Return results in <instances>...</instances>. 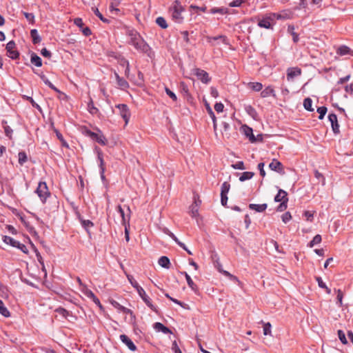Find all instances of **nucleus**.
<instances>
[{
  "mask_svg": "<svg viewBox=\"0 0 353 353\" xmlns=\"http://www.w3.org/2000/svg\"><path fill=\"white\" fill-rule=\"evenodd\" d=\"M129 36L130 37L129 42L130 45L133 46L138 51L145 53L151 57L152 53L151 48L137 32L130 31Z\"/></svg>",
  "mask_w": 353,
  "mask_h": 353,
  "instance_id": "obj_1",
  "label": "nucleus"
},
{
  "mask_svg": "<svg viewBox=\"0 0 353 353\" xmlns=\"http://www.w3.org/2000/svg\"><path fill=\"white\" fill-rule=\"evenodd\" d=\"M184 12V8L181 2L175 0L171 7L170 8V12L172 19L178 23H181L183 21V17L182 12Z\"/></svg>",
  "mask_w": 353,
  "mask_h": 353,
  "instance_id": "obj_2",
  "label": "nucleus"
},
{
  "mask_svg": "<svg viewBox=\"0 0 353 353\" xmlns=\"http://www.w3.org/2000/svg\"><path fill=\"white\" fill-rule=\"evenodd\" d=\"M281 16L275 13H270L259 20L258 26L265 29H272L276 23V19H280Z\"/></svg>",
  "mask_w": 353,
  "mask_h": 353,
  "instance_id": "obj_3",
  "label": "nucleus"
},
{
  "mask_svg": "<svg viewBox=\"0 0 353 353\" xmlns=\"http://www.w3.org/2000/svg\"><path fill=\"white\" fill-rule=\"evenodd\" d=\"M35 193L38 195L43 204L46 203L48 198L51 195L45 181H40L39 183L38 186L35 190Z\"/></svg>",
  "mask_w": 353,
  "mask_h": 353,
  "instance_id": "obj_4",
  "label": "nucleus"
},
{
  "mask_svg": "<svg viewBox=\"0 0 353 353\" xmlns=\"http://www.w3.org/2000/svg\"><path fill=\"white\" fill-rule=\"evenodd\" d=\"M137 292L143 302L145 303V305L153 312L157 313V307L152 304L150 298L147 295L144 289L142 287H140L139 288H138Z\"/></svg>",
  "mask_w": 353,
  "mask_h": 353,
  "instance_id": "obj_5",
  "label": "nucleus"
},
{
  "mask_svg": "<svg viewBox=\"0 0 353 353\" xmlns=\"http://www.w3.org/2000/svg\"><path fill=\"white\" fill-rule=\"evenodd\" d=\"M15 47V42L14 41H10L6 44V48L8 56L13 60L17 59L19 57V52L17 50H14Z\"/></svg>",
  "mask_w": 353,
  "mask_h": 353,
  "instance_id": "obj_6",
  "label": "nucleus"
},
{
  "mask_svg": "<svg viewBox=\"0 0 353 353\" xmlns=\"http://www.w3.org/2000/svg\"><path fill=\"white\" fill-rule=\"evenodd\" d=\"M116 108L119 109L120 115L124 119L125 124H127L130 117V112L128 105L121 103L117 105Z\"/></svg>",
  "mask_w": 353,
  "mask_h": 353,
  "instance_id": "obj_7",
  "label": "nucleus"
},
{
  "mask_svg": "<svg viewBox=\"0 0 353 353\" xmlns=\"http://www.w3.org/2000/svg\"><path fill=\"white\" fill-rule=\"evenodd\" d=\"M194 74L196 76L198 79H199L203 83H208L211 81V78L209 77L208 73L200 68L194 69Z\"/></svg>",
  "mask_w": 353,
  "mask_h": 353,
  "instance_id": "obj_8",
  "label": "nucleus"
},
{
  "mask_svg": "<svg viewBox=\"0 0 353 353\" xmlns=\"http://www.w3.org/2000/svg\"><path fill=\"white\" fill-rule=\"evenodd\" d=\"M328 119L331 123V126L333 132L335 134H339V124L338 123L337 116L335 114L331 113L328 115Z\"/></svg>",
  "mask_w": 353,
  "mask_h": 353,
  "instance_id": "obj_9",
  "label": "nucleus"
},
{
  "mask_svg": "<svg viewBox=\"0 0 353 353\" xmlns=\"http://www.w3.org/2000/svg\"><path fill=\"white\" fill-rule=\"evenodd\" d=\"M269 168L279 174H284V169L283 164L278 160L274 159L269 164Z\"/></svg>",
  "mask_w": 353,
  "mask_h": 353,
  "instance_id": "obj_10",
  "label": "nucleus"
},
{
  "mask_svg": "<svg viewBox=\"0 0 353 353\" xmlns=\"http://www.w3.org/2000/svg\"><path fill=\"white\" fill-rule=\"evenodd\" d=\"M94 150L97 154V160L99 161L100 172H105V162L103 160V154L101 150L97 146L95 147Z\"/></svg>",
  "mask_w": 353,
  "mask_h": 353,
  "instance_id": "obj_11",
  "label": "nucleus"
},
{
  "mask_svg": "<svg viewBox=\"0 0 353 353\" xmlns=\"http://www.w3.org/2000/svg\"><path fill=\"white\" fill-rule=\"evenodd\" d=\"M120 340L131 351H135L137 346L133 341L125 334H121L119 336Z\"/></svg>",
  "mask_w": 353,
  "mask_h": 353,
  "instance_id": "obj_12",
  "label": "nucleus"
},
{
  "mask_svg": "<svg viewBox=\"0 0 353 353\" xmlns=\"http://www.w3.org/2000/svg\"><path fill=\"white\" fill-rule=\"evenodd\" d=\"M242 130L244 133V134L249 139V141L251 143H255L257 141V139H256L255 136L253 134V130L252 128H250L249 126L244 125L242 126Z\"/></svg>",
  "mask_w": 353,
  "mask_h": 353,
  "instance_id": "obj_13",
  "label": "nucleus"
},
{
  "mask_svg": "<svg viewBox=\"0 0 353 353\" xmlns=\"http://www.w3.org/2000/svg\"><path fill=\"white\" fill-rule=\"evenodd\" d=\"M110 1L109 10L110 13L118 15L121 12V10L117 7L119 6L121 0H110Z\"/></svg>",
  "mask_w": 353,
  "mask_h": 353,
  "instance_id": "obj_14",
  "label": "nucleus"
},
{
  "mask_svg": "<svg viewBox=\"0 0 353 353\" xmlns=\"http://www.w3.org/2000/svg\"><path fill=\"white\" fill-rule=\"evenodd\" d=\"M114 76L117 80V85L121 89L125 90L129 88L130 85L128 82L123 77H121L117 72H114Z\"/></svg>",
  "mask_w": 353,
  "mask_h": 353,
  "instance_id": "obj_15",
  "label": "nucleus"
},
{
  "mask_svg": "<svg viewBox=\"0 0 353 353\" xmlns=\"http://www.w3.org/2000/svg\"><path fill=\"white\" fill-rule=\"evenodd\" d=\"M181 274H183L185 276L187 283H188V286L191 288V290L192 291H194L195 293H197L199 292V288L194 283V281L191 279L190 276L186 272H181Z\"/></svg>",
  "mask_w": 353,
  "mask_h": 353,
  "instance_id": "obj_16",
  "label": "nucleus"
},
{
  "mask_svg": "<svg viewBox=\"0 0 353 353\" xmlns=\"http://www.w3.org/2000/svg\"><path fill=\"white\" fill-rule=\"evenodd\" d=\"M206 40L208 43H211L212 46H214V44L212 43L213 41H218V40H221L224 44H226V45L228 44V40L227 39V37L225 35H219L216 37L207 36Z\"/></svg>",
  "mask_w": 353,
  "mask_h": 353,
  "instance_id": "obj_17",
  "label": "nucleus"
},
{
  "mask_svg": "<svg viewBox=\"0 0 353 353\" xmlns=\"http://www.w3.org/2000/svg\"><path fill=\"white\" fill-rule=\"evenodd\" d=\"M301 74V70L299 68H291L288 70L287 79L290 80L295 77L299 76Z\"/></svg>",
  "mask_w": 353,
  "mask_h": 353,
  "instance_id": "obj_18",
  "label": "nucleus"
},
{
  "mask_svg": "<svg viewBox=\"0 0 353 353\" xmlns=\"http://www.w3.org/2000/svg\"><path fill=\"white\" fill-rule=\"evenodd\" d=\"M261 96L263 98L268 97L270 96H272L276 97V94L272 86H268L264 90H263L261 92Z\"/></svg>",
  "mask_w": 353,
  "mask_h": 353,
  "instance_id": "obj_19",
  "label": "nucleus"
},
{
  "mask_svg": "<svg viewBox=\"0 0 353 353\" xmlns=\"http://www.w3.org/2000/svg\"><path fill=\"white\" fill-rule=\"evenodd\" d=\"M336 53L341 56L347 55V54H353V51L346 46H341L338 48L336 50Z\"/></svg>",
  "mask_w": 353,
  "mask_h": 353,
  "instance_id": "obj_20",
  "label": "nucleus"
},
{
  "mask_svg": "<svg viewBox=\"0 0 353 353\" xmlns=\"http://www.w3.org/2000/svg\"><path fill=\"white\" fill-rule=\"evenodd\" d=\"M153 327L157 331V332H161L163 334H168L171 333L170 330L165 327L163 324L159 322H157L154 324Z\"/></svg>",
  "mask_w": 353,
  "mask_h": 353,
  "instance_id": "obj_21",
  "label": "nucleus"
},
{
  "mask_svg": "<svg viewBox=\"0 0 353 353\" xmlns=\"http://www.w3.org/2000/svg\"><path fill=\"white\" fill-rule=\"evenodd\" d=\"M268 205L266 203L263 204H254V203H250L249 205V208L252 210H255L258 212H262L265 211L267 208Z\"/></svg>",
  "mask_w": 353,
  "mask_h": 353,
  "instance_id": "obj_22",
  "label": "nucleus"
},
{
  "mask_svg": "<svg viewBox=\"0 0 353 353\" xmlns=\"http://www.w3.org/2000/svg\"><path fill=\"white\" fill-rule=\"evenodd\" d=\"M99 131L100 132V134L95 133V136L92 137L91 139L92 140L97 141L99 144H101L102 145H106V143H107L106 139L104 137V135L101 133V131L100 130H99Z\"/></svg>",
  "mask_w": 353,
  "mask_h": 353,
  "instance_id": "obj_23",
  "label": "nucleus"
},
{
  "mask_svg": "<svg viewBox=\"0 0 353 353\" xmlns=\"http://www.w3.org/2000/svg\"><path fill=\"white\" fill-rule=\"evenodd\" d=\"M30 61L37 67H41L42 65V60L36 53L32 52L30 56Z\"/></svg>",
  "mask_w": 353,
  "mask_h": 353,
  "instance_id": "obj_24",
  "label": "nucleus"
},
{
  "mask_svg": "<svg viewBox=\"0 0 353 353\" xmlns=\"http://www.w3.org/2000/svg\"><path fill=\"white\" fill-rule=\"evenodd\" d=\"M285 199H288V193L285 190L279 189L277 194L274 197V201L280 202L285 200Z\"/></svg>",
  "mask_w": 353,
  "mask_h": 353,
  "instance_id": "obj_25",
  "label": "nucleus"
},
{
  "mask_svg": "<svg viewBox=\"0 0 353 353\" xmlns=\"http://www.w3.org/2000/svg\"><path fill=\"white\" fill-rule=\"evenodd\" d=\"M30 36L32 37V43L34 44H37L41 42V38L39 36L37 30H36V29L31 30H30Z\"/></svg>",
  "mask_w": 353,
  "mask_h": 353,
  "instance_id": "obj_26",
  "label": "nucleus"
},
{
  "mask_svg": "<svg viewBox=\"0 0 353 353\" xmlns=\"http://www.w3.org/2000/svg\"><path fill=\"white\" fill-rule=\"evenodd\" d=\"M2 126L4 130L6 136L8 137L9 139H11L12 133H13V130L9 125H7V121H6V120L2 121Z\"/></svg>",
  "mask_w": 353,
  "mask_h": 353,
  "instance_id": "obj_27",
  "label": "nucleus"
},
{
  "mask_svg": "<svg viewBox=\"0 0 353 353\" xmlns=\"http://www.w3.org/2000/svg\"><path fill=\"white\" fill-rule=\"evenodd\" d=\"M158 263L159 265L165 268H169V265L170 264V259L165 256H161Z\"/></svg>",
  "mask_w": 353,
  "mask_h": 353,
  "instance_id": "obj_28",
  "label": "nucleus"
},
{
  "mask_svg": "<svg viewBox=\"0 0 353 353\" xmlns=\"http://www.w3.org/2000/svg\"><path fill=\"white\" fill-rule=\"evenodd\" d=\"M190 214L192 218H196L199 216V205L192 204L190 207Z\"/></svg>",
  "mask_w": 353,
  "mask_h": 353,
  "instance_id": "obj_29",
  "label": "nucleus"
},
{
  "mask_svg": "<svg viewBox=\"0 0 353 353\" xmlns=\"http://www.w3.org/2000/svg\"><path fill=\"white\" fill-rule=\"evenodd\" d=\"M92 11L95 14L97 17H98L101 21H102L103 23H109L110 22V20H109L107 18H105L103 14L99 12V9L95 7L92 8Z\"/></svg>",
  "mask_w": 353,
  "mask_h": 353,
  "instance_id": "obj_30",
  "label": "nucleus"
},
{
  "mask_svg": "<svg viewBox=\"0 0 353 353\" xmlns=\"http://www.w3.org/2000/svg\"><path fill=\"white\" fill-rule=\"evenodd\" d=\"M245 112L253 119H256L257 116V112L256 110L250 105H247L245 106Z\"/></svg>",
  "mask_w": 353,
  "mask_h": 353,
  "instance_id": "obj_31",
  "label": "nucleus"
},
{
  "mask_svg": "<svg viewBox=\"0 0 353 353\" xmlns=\"http://www.w3.org/2000/svg\"><path fill=\"white\" fill-rule=\"evenodd\" d=\"M303 107L307 111L313 112L314 108H312V100L309 97L305 98L303 101Z\"/></svg>",
  "mask_w": 353,
  "mask_h": 353,
  "instance_id": "obj_32",
  "label": "nucleus"
},
{
  "mask_svg": "<svg viewBox=\"0 0 353 353\" xmlns=\"http://www.w3.org/2000/svg\"><path fill=\"white\" fill-rule=\"evenodd\" d=\"M3 241L5 243L8 244L14 248L15 247L16 244H18V241H16L15 239L9 236H3Z\"/></svg>",
  "mask_w": 353,
  "mask_h": 353,
  "instance_id": "obj_33",
  "label": "nucleus"
},
{
  "mask_svg": "<svg viewBox=\"0 0 353 353\" xmlns=\"http://www.w3.org/2000/svg\"><path fill=\"white\" fill-rule=\"evenodd\" d=\"M248 87L254 91L259 92L262 90L263 85L259 82H250L248 83Z\"/></svg>",
  "mask_w": 353,
  "mask_h": 353,
  "instance_id": "obj_34",
  "label": "nucleus"
},
{
  "mask_svg": "<svg viewBox=\"0 0 353 353\" xmlns=\"http://www.w3.org/2000/svg\"><path fill=\"white\" fill-rule=\"evenodd\" d=\"M288 32L292 36V39L294 43H297L299 41V34L294 32V26H288Z\"/></svg>",
  "mask_w": 353,
  "mask_h": 353,
  "instance_id": "obj_35",
  "label": "nucleus"
},
{
  "mask_svg": "<svg viewBox=\"0 0 353 353\" xmlns=\"http://www.w3.org/2000/svg\"><path fill=\"white\" fill-rule=\"evenodd\" d=\"M0 314L5 317H9L10 316V312L1 300H0Z\"/></svg>",
  "mask_w": 353,
  "mask_h": 353,
  "instance_id": "obj_36",
  "label": "nucleus"
},
{
  "mask_svg": "<svg viewBox=\"0 0 353 353\" xmlns=\"http://www.w3.org/2000/svg\"><path fill=\"white\" fill-rule=\"evenodd\" d=\"M254 175V173L252 172H244L241 174V176L239 177L240 181H245L246 180H249L252 179Z\"/></svg>",
  "mask_w": 353,
  "mask_h": 353,
  "instance_id": "obj_37",
  "label": "nucleus"
},
{
  "mask_svg": "<svg viewBox=\"0 0 353 353\" xmlns=\"http://www.w3.org/2000/svg\"><path fill=\"white\" fill-rule=\"evenodd\" d=\"M314 212L305 210L303 212V216L307 221L312 222L314 219Z\"/></svg>",
  "mask_w": 353,
  "mask_h": 353,
  "instance_id": "obj_38",
  "label": "nucleus"
},
{
  "mask_svg": "<svg viewBox=\"0 0 353 353\" xmlns=\"http://www.w3.org/2000/svg\"><path fill=\"white\" fill-rule=\"evenodd\" d=\"M322 238L320 234H316L314 236L312 240L309 243L310 248L314 247L315 245L319 244L321 242Z\"/></svg>",
  "mask_w": 353,
  "mask_h": 353,
  "instance_id": "obj_39",
  "label": "nucleus"
},
{
  "mask_svg": "<svg viewBox=\"0 0 353 353\" xmlns=\"http://www.w3.org/2000/svg\"><path fill=\"white\" fill-rule=\"evenodd\" d=\"M81 223L82 227L89 232V229L93 227V223L90 220L81 219Z\"/></svg>",
  "mask_w": 353,
  "mask_h": 353,
  "instance_id": "obj_40",
  "label": "nucleus"
},
{
  "mask_svg": "<svg viewBox=\"0 0 353 353\" xmlns=\"http://www.w3.org/2000/svg\"><path fill=\"white\" fill-rule=\"evenodd\" d=\"M19 163L23 165L28 160V157L24 151L19 152L18 154Z\"/></svg>",
  "mask_w": 353,
  "mask_h": 353,
  "instance_id": "obj_41",
  "label": "nucleus"
},
{
  "mask_svg": "<svg viewBox=\"0 0 353 353\" xmlns=\"http://www.w3.org/2000/svg\"><path fill=\"white\" fill-rule=\"evenodd\" d=\"M157 24L163 29L168 28V23L163 17H159L156 19Z\"/></svg>",
  "mask_w": 353,
  "mask_h": 353,
  "instance_id": "obj_42",
  "label": "nucleus"
},
{
  "mask_svg": "<svg viewBox=\"0 0 353 353\" xmlns=\"http://www.w3.org/2000/svg\"><path fill=\"white\" fill-rule=\"evenodd\" d=\"M126 276L130 283L134 288L136 289V290H138V288H139L141 287L137 283V281L134 279L133 276L130 274H126Z\"/></svg>",
  "mask_w": 353,
  "mask_h": 353,
  "instance_id": "obj_43",
  "label": "nucleus"
},
{
  "mask_svg": "<svg viewBox=\"0 0 353 353\" xmlns=\"http://www.w3.org/2000/svg\"><path fill=\"white\" fill-rule=\"evenodd\" d=\"M88 110L91 114H96L99 112L98 108H97L93 103V101L90 100V101L88 103Z\"/></svg>",
  "mask_w": 353,
  "mask_h": 353,
  "instance_id": "obj_44",
  "label": "nucleus"
},
{
  "mask_svg": "<svg viewBox=\"0 0 353 353\" xmlns=\"http://www.w3.org/2000/svg\"><path fill=\"white\" fill-rule=\"evenodd\" d=\"M230 188V185L228 182L223 183L221 188V194H228Z\"/></svg>",
  "mask_w": 353,
  "mask_h": 353,
  "instance_id": "obj_45",
  "label": "nucleus"
},
{
  "mask_svg": "<svg viewBox=\"0 0 353 353\" xmlns=\"http://www.w3.org/2000/svg\"><path fill=\"white\" fill-rule=\"evenodd\" d=\"M327 110V109L325 106H321L317 108V112L319 114V119L320 120H322L324 118Z\"/></svg>",
  "mask_w": 353,
  "mask_h": 353,
  "instance_id": "obj_46",
  "label": "nucleus"
},
{
  "mask_svg": "<svg viewBox=\"0 0 353 353\" xmlns=\"http://www.w3.org/2000/svg\"><path fill=\"white\" fill-rule=\"evenodd\" d=\"M288 199H285V200L280 201L281 203L277 207V211H279V212L284 211L288 207Z\"/></svg>",
  "mask_w": 353,
  "mask_h": 353,
  "instance_id": "obj_47",
  "label": "nucleus"
},
{
  "mask_svg": "<svg viewBox=\"0 0 353 353\" xmlns=\"http://www.w3.org/2000/svg\"><path fill=\"white\" fill-rule=\"evenodd\" d=\"M117 211L120 214V215H121V216L122 218V223H123V224L125 225L127 219H126V217H125V212H124L123 209L122 208V207L121 205H118L117 206ZM128 221H129V219H128Z\"/></svg>",
  "mask_w": 353,
  "mask_h": 353,
  "instance_id": "obj_48",
  "label": "nucleus"
},
{
  "mask_svg": "<svg viewBox=\"0 0 353 353\" xmlns=\"http://www.w3.org/2000/svg\"><path fill=\"white\" fill-rule=\"evenodd\" d=\"M210 12L211 14L219 13L221 14H224L227 12V11L226 9L223 8H213L210 10Z\"/></svg>",
  "mask_w": 353,
  "mask_h": 353,
  "instance_id": "obj_49",
  "label": "nucleus"
},
{
  "mask_svg": "<svg viewBox=\"0 0 353 353\" xmlns=\"http://www.w3.org/2000/svg\"><path fill=\"white\" fill-rule=\"evenodd\" d=\"M55 312L63 317L66 318L69 315V312L63 307H59L55 310Z\"/></svg>",
  "mask_w": 353,
  "mask_h": 353,
  "instance_id": "obj_50",
  "label": "nucleus"
},
{
  "mask_svg": "<svg viewBox=\"0 0 353 353\" xmlns=\"http://www.w3.org/2000/svg\"><path fill=\"white\" fill-rule=\"evenodd\" d=\"M83 287L84 289L82 290V292L88 298L90 299H93L94 298H95L96 296L94 295L92 290L88 289L87 288H85V286Z\"/></svg>",
  "mask_w": 353,
  "mask_h": 353,
  "instance_id": "obj_51",
  "label": "nucleus"
},
{
  "mask_svg": "<svg viewBox=\"0 0 353 353\" xmlns=\"http://www.w3.org/2000/svg\"><path fill=\"white\" fill-rule=\"evenodd\" d=\"M163 232L170 236L176 243L179 241V239L174 234V233L170 231L167 228H164L163 229Z\"/></svg>",
  "mask_w": 353,
  "mask_h": 353,
  "instance_id": "obj_52",
  "label": "nucleus"
},
{
  "mask_svg": "<svg viewBox=\"0 0 353 353\" xmlns=\"http://www.w3.org/2000/svg\"><path fill=\"white\" fill-rule=\"evenodd\" d=\"M338 336H339V340L341 341V342L343 344H347V341L346 339L345 334L343 331L338 330Z\"/></svg>",
  "mask_w": 353,
  "mask_h": 353,
  "instance_id": "obj_53",
  "label": "nucleus"
},
{
  "mask_svg": "<svg viewBox=\"0 0 353 353\" xmlns=\"http://www.w3.org/2000/svg\"><path fill=\"white\" fill-rule=\"evenodd\" d=\"M23 15L29 23L33 24L34 23V15L33 13L23 12Z\"/></svg>",
  "mask_w": 353,
  "mask_h": 353,
  "instance_id": "obj_54",
  "label": "nucleus"
},
{
  "mask_svg": "<svg viewBox=\"0 0 353 353\" xmlns=\"http://www.w3.org/2000/svg\"><path fill=\"white\" fill-rule=\"evenodd\" d=\"M232 168L235 169V170H245V168L244 166V163L243 161H237L236 163L234 164H232Z\"/></svg>",
  "mask_w": 353,
  "mask_h": 353,
  "instance_id": "obj_55",
  "label": "nucleus"
},
{
  "mask_svg": "<svg viewBox=\"0 0 353 353\" xmlns=\"http://www.w3.org/2000/svg\"><path fill=\"white\" fill-rule=\"evenodd\" d=\"M246 0H234L229 3L230 7H240Z\"/></svg>",
  "mask_w": 353,
  "mask_h": 353,
  "instance_id": "obj_56",
  "label": "nucleus"
},
{
  "mask_svg": "<svg viewBox=\"0 0 353 353\" xmlns=\"http://www.w3.org/2000/svg\"><path fill=\"white\" fill-rule=\"evenodd\" d=\"M165 92L174 101H176L177 100L176 95L168 88H165Z\"/></svg>",
  "mask_w": 353,
  "mask_h": 353,
  "instance_id": "obj_57",
  "label": "nucleus"
},
{
  "mask_svg": "<svg viewBox=\"0 0 353 353\" xmlns=\"http://www.w3.org/2000/svg\"><path fill=\"white\" fill-rule=\"evenodd\" d=\"M14 248H18L19 250H20L21 252H23L25 254L28 253V250L27 247L24 244L21 243L19 241H18V244H16Z\"/></svg>",
  "mask_w": 353,
  "mask_h": 353,
  "instance_id": "obj_58",
  "label": "nucleus"
},
{
  "mask_svg": "<svg viewBox=\"0 0 353 353\" xmlns=\"http://www.w3.org/2000/svg\"><path fill=\"white\" fill-rule=\"evenodd\" d=\"M281 219H282L283 222H284L285 223L289 222L292 219V216H291L290 212H285L282 215Z\"/></svg>",
  "mask_w": 353,
  "mask_h": 353,
  "instance_id": "obj_59",
  "label": "nucleus"
},
{
  "mask_svg": "<svg viewBox=\"0 0 353 353\" xmlns=\"http://www.w3.org/2000/svg\"><path fill=\"white\" fill-rule=\"evenodd\" d=\"M57 137L60 140V141L61 142L62 146L65 147V148H69L68 143L63 139L62 134L60 132H57Z\"/></svg>",
  "mask_w": 353,
  "mask_h": 353,
  "instance_id": "obj_60",
  "label": "nucleus"
},
{
  "mask_svg": "<svg viewBox=\"0 0 353 353\" xmlns=\"http://www.w3.org/2000/svg\"><path fill=\"white\" fill-rule=\"evenodd\" d=\"M271 324L270 323H265L263 326L264 335H270L271 334Z\"/></svg>",
  "mask_w": 353,
  "mask_h": 353,
  "instance_id": "obj_61",
  "label": "nucleus"
},
{
  "mask_svg": "<svg viewBox=\"0 0 353 353\" xmlns=\"http://www.w3.org/2000/svg\"><path fill=\"white\" fill-rule=\"evenodd\" d=\"M264 166H265V163L261 162V163H259L257 165V168L259 170V173H260V175L262 176V177H264L265 176V172L264 170Z\"/></svg>",
  "mask_w": 353,
  "mask_h": 353,
  "instance_id": "obj_62",
  "label": "nucleus"
},
{
  "mask_svg": "<svg viewBox=\"0 0 353 353\" xmlns=\"http://www.w3.org/2000/svg\"><path fill=\"white\" fill-rule=\"evenodd\" d=\"M172 350L174 352V353H182L181 349L179 348L177 343L176 341H173L172 343Z\"/></svg>",
  "mask_w": 353,
  "mask_h": 353,
  "instance_id": "obj_63",
  "label": "nucleus"
},
{
  "mask_svg": "<svg viewBox=\"0 0 353 353\" xmlns=\"http://www.w3.org/2000/svg\"><path fill=\"white\" fill-rule=\"evenodd\" d=\"M224 105L222 103H216L214 105V110L218 112H222L223 111Z\"/></svg>",
  "mask_w": 353,
  "mask_h": 353,
  "instance_id": "obj_64",
  "label": "nucleus"
}]
</instances>
